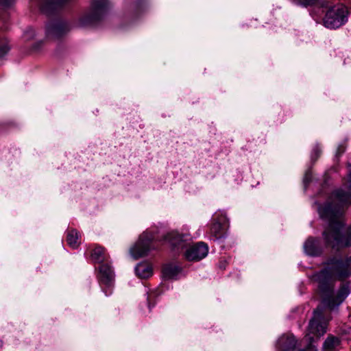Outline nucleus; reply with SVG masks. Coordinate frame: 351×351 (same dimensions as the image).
<instances>
[{"label": "nucleus", "mask_w": 351, "mask_h": 351, "mask_svg": "<svg viewBox=\"0 0 351 351\" xmlns=\"http://www.w3.org/2000/svg\"><path fill=\"white\" fill-rule=\"evenodd\" d=\"M350 276L351 258L341 259L337 257L328 259L324 269L313 276V280L318 283L322 303L330 310L341 304L350 293L348 286L342 285L335 294V282L337 280H344Z\"/></svg>", "instance_id": "obj_1"}, {"label": "nucleus", "mask_w": 351, "mask_h": 351, "mask_svg": "<svg viewBox=\"0 0 351 351\" xmlns=\"http://www.w3.org/2000/svg\"><path fill=\"white\" fill-rule=\"evenodd\" d=\"M165 241L169 243L174 250L184 252V258L189 261H199L205 258L208 252V247L204 242L191 245V236L172 231L165 236Z\"/></svg>", "instance_id": "obj_2"}, {"label": "nucleus", "mask_w": 351, "mask_h": 351, "mask_svg": "<svg viewBox=\"0 0 351 351\" xmlns=\"http://www.w3.org/2000/svg\"><path fill=\"white\" fill-rule=\"evenodd\" d=\"M110 8L108 0H93L89 10L79 20L80 25H93L100 21Z\"/></svg>", "instance_id": "obj_3"}, {"label": "nucleus", "mask_w": 351, "mask_h": 351, "mask_svg": "<svg viewBox=\"0 0 351 351\" xmlns=\"http://www.w3.org/2000/svg\"><path fill=\"white\" fill-rule=\"evenodd\" d=\"M348 16V8L343 4L338 3L328 8L323 19V24L327 28H339L347 22Z\"/></svg>", "instance_id": "obj_4"}, {"label": "nucleus", "mask_w": 351, "mask_h": 351, "mask_svg": "<svg viewBox=\"0 0 351 351\" xmlns=\"http://www.w3.org/2000/svg\"><path fill=\"white\" fill-rule=\"evenodd\" d=\"M156 239L152 233L145 231L140 237L138 241L130 248V253L134 259H138L148 254V252L154 249V241Z\"/></svg>", "instance_id": "obj_5"}, {"label": "nucleus", "mask_w": 351, "mask_h": 351, "mask_svg": "<svg viewBox=\"0 0 351 351\" xmlns=\"http://www.w3.org/2000/svg\"><path fill=\"white\" fill-rule=\"evenodd\" d=\"M73 0H39L40 10L47 15L56 14Z\"/></svg>", "instance_id": "obj_6"}, {"label": "nucleus", "mask_w": 351, "mask_h": 351, "mask_svg": "<svg viewBox=\"0 0 351 351\" xmlns=\"http://www.w3.org/2000/svg\"><path fill=\"white\" fill-rule=\"evenodd\" d=\"M70 29L69 23L62 20L54 21L47 24L46 27L47 36L53 38H58L65 34Z\"/></svg>", "instance_id": "obj_7"}, {"label": "nucleus", "mask_w": 351, "mask_h": 351, "mask_svg": "<svg viewBox=\"0 0 351 351\" xmlns=\"http://www.w3.org/2000/svg\"><path fill=\"white\" fill-rule=\"evenodd\" d=\"M98 279L101 285L110 287L114 280V272L108 263L101 264L99 268Z\"/></svg>", "instance_id": "obj_8"}, {"label": "nucleus", "mask_w": 351, "mask_h": 351, "mask_svg": "<svg viewBox=\"0 0 351 351\" xmlns=\"http://www.w3.org/2000/svg\"><path fill=\"white\" fill-rule=\"evenodd\" d=\"M227 219L225 215H215L210 227V233L218 239L223 236V230L226 227Z\"/></svg>", "instance_id": "obj_9"}, {"label": "nucleus", "mask_w": 351, "mask_h": 351, "mask_svg": "<svg viewBox=\"0 0 351 351\" xmlns=\"http://www.w3.org/2000/svg\"><path fill=\"white\" fill-rule=\"evenodd\" d=\"M304 250L309 256H318L322 252L319 241L313 237H309L304 244Z\"/></svg>", "instance_id": "obj_10"}, {"label": "nucleus", "mask_w": 351, "mask_h": 351, "mask_svg": "<svg viewBox=\"0 0 351 351\" xmlns=\"http://www.w3.org/2000/svg\"><path fill=\"white\" fill-rule=\"evenodd\" d=\"M90 257L93 262L101 263L105 261H108V255L105 252L104 247L101 246H96L92 250Z\"/></svg>", "instance_id": "obj_11"}, {"label": "nucleus", "mask_w": 351, "mask_h": 351, "mask_svg": "<svg viewBox=\"0 0 351 351\" xmlns=\"http://www.w3.org/2000/svg\"><path fill=\"white\" fill-rule=\"evenodd\" d=\"M181 267L170 263L164 265L162 268V274L164 278L167 279H173L175 278L178 274L180 272Z\"/></svg>", "instance_id": "obj_12"}, {"label": "nucleus", "mask_w": 351, "mask_h": 351, "mask_svg": "<svg viewBox=\"0 0 351 351\" xmlns=\"http://www.w3.org/2000/svg\"><path fill=\"white\" fill-rule=\"evenodd\" d=\"M135 271L139 278H147L152 276V268L148 263H142L137 265Z\"/></svg>", "instance_id": "obj_13"}, {"label": "nucleus", "mask_w": 351, "mask_h": 351, "mask_svg": "<svg viewBox=\"0 0 351 351\" xmlns=\"http://www.w3.org/2000/svg\"><path fill=\"white\" fill-rule=\"evenodd\" d=\"M66 241L70 247L76 248L79 246L80 242L79 241V234L75 230L68 231Z\"/></svg>", "instance_id": "obj_14"}, {"label": "nucleus", "mask_w": 351, "mask_h": 351, "mask_svg": "<svg viewBox=\"0 0 351 351\" xmlns=\"http://www.w3.org/2000/svg\"><path fill=\"white\" fill-rule=\"evenodd\" d=\"M339 343L340 341L338 338L328 337L324 343V349L325 351H337Z\"/></svg>", "instance_id": "obj_15"}, {"label": "nucleus", "mask_w": 351, "mask_h": 351, "mask_svg": "<svg viewBox=\"0 0 351 351\" xmlns=\"http://www.w3.org/2000/svg\"><path fill=\"white\" fill-rule=\"evenodd\" d=\"M293 3L304 6H312L317 3L318 0H291Z\"/></svg>", "instance_id": "obj_16"}, {"label": "nucleus", "mask_w": 351, "mask_h": 351, "mask_svg": "<svg viewBox=\"0 0 351 351\" xmlns=\"http://www.w3.org/2000/svg\"><path fill=\"white\" fill-rule=\"evenodd\" d=\"M35 36V31L32 27H28L23 33V38L25 41H29Z\"/></svg>", "instance_id": "obj_17"}, {"label": "nucleus", "mask_w": 351, "mask_h": 351, "mask_svg": "<svg viewBox=\"0 0 351 351\" xmlns=\"http://www.w3.org/2000/svg\"><path fill=\"white\" fill-rule=\"evenodd\" d=\"M10 47L6 41L0 39V58L4 56L9 51Z\"/></svg>", "instance_id": "obj_18"}, {"label": "nucleus", "mask_w": 351, "mask_h": 351, "mask_svg": "<svg viewBox=\"0 0 351 351\" xmlns=\"http://www.w3.org/2000/svg\"><path fill=\"white\" fill-rule=\"evenodd\" d=\"M15 0H0V6L3 9L10 7Z\"/></svg>", "instance_id": "obj_19"}, {"label": "nucleus", "mask_w": 351, "mask_h": 351, "mask_svg": "<svg viewBox=\"0 0 351 351\" xmlns=\"http://www.w3.org/2000/svg\"><path fill=\"white\" fill-rule=\"evenodd\" d=\"M320 153H321V149H320L319 147H318V146L315 147L313 150L312 154H311L312 159L316 160L319 156Z\"/></svg>", "instance_id": "obj_20"}, {"label": "nucleus", "mask_w": 351, "mask_h": 351, "mask_svg": "<svg viewBox=\"0 0 351 351\" xmlns=\"http://www.w3.org/2000/svg\"><path fill=\"white\" fill-rule=\"evenodd\" d=\"M345 147L343 145H340L337 148V156H339L341 155L345 152Z\"/></svg>", "instance_id": "obj_21"}, {"label": "nucleus", "mask_w": 351, "mask_h": 351, "mask_svg": "<svg viewBox=\"0 0 351 351\" xmlns=\"http://www.w3.org/2000/svg\"><path fill=\"white\" fill-rule=\"evenodd\" d=\"M311 173H310V171H307L306 173L304 178V182L305 184H308L311 181Z\"/></svg>", "instance_id": "obj_22"}, {"label": "nucleus", "mask_w": 351, "mask_h": 351, "mask_svg": "<svg viewBox=\"0 0 351 351\" xmlns=\"http://www.w3.org/2000/svg\"><path fill=\"white\" fill-rule=\"evenodd\" d=\"M43 41L36 43L33 47L34 50H38L43 45Z\"/></svg>", "instance_id": "obj_23"}, {"label": "nucleus", "mask_w": 351, "mask_h": 351, "mask_svg": "<svg viewBox=\"0 0 351 351\" xmlns=\"http://www.w3.org/2000/svg\"><path fill=\"white\" fill-rule=\"evenodd\" d=\"M104 293H105L106 295H110V294L111 293V291H109V293H108V292H107V291H106V290H104Z\"/></svg>", "instance_id": "obj_24"}, {"label": "nucleus", "mask_w": 351, "mask_h": 351, "mask_svg": "<svg viewBox=\"0 0 351 351\" xmlns=\"http://www.w3.org/2000/svg\"><path fill=\"white\" fill-rule=\"evenodd\" d=\"M136 13H138L139 12V8H136V11H135Z\"/></svg>", "instance_id": "obj_25"}, {"label": "nucleus", "mask_w": 351, "mask_h": 351, "mask_svg": "<svg viewBox=\"0 0 351 351\" xmlns=\"http://www.w3.org/2000/svg\"><path fill=\"white\" fill-rule=\"evenodd\" d=\"M2 347V342L0 341V349Z\"/></svg>", "instance_id": "obj_26"}]
</instances>
